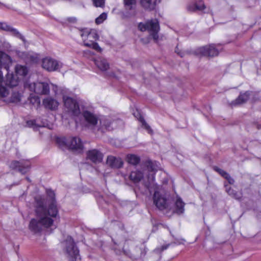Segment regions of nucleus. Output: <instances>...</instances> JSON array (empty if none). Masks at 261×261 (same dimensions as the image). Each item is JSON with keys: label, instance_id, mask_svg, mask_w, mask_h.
Here are the masks:
<instances>
[{"label": "nucleus", "instance_id": "obj_1", "mask_svg": "<svg viewBox=\"0 0 261 261\" xmlns=\"http://www.w3.org/2000/svg\"><path fill=\"white\" fill-rule=\"evenodd\" d=\"M47 194L50 198V202L41 197L35 198L36 218H32L29 224V230L34 233L51 228L54 226V219L58 216V210L54 200L55 193L52 191H48Z\"/></svg>", "mask_w": 261, "mask_h": 261}, {"label": "nucleus", "instance_id": "obj_2", "mask_svg": "<svg viewBox=\"0 0 261 261\" xmlns=\"http://www.w3.org/2000/svg\"><path fill=\"white\" fill-rule=\"evenodd\" d=\"M18 78L8 72L6 81L4 80L3 72L0 70V97L7 102L17 103L20 101L21 95L18 91H14L5 86L15 87L18 84Z\"/></svg>", "mask_w": 261, "mask_h": 261}, {"label": "nucleus", "instance_id": "obj_3", "mask_svg": "<svg viewBox=\"0 0 261 261\" xmlns=\"http://www.w3.org/2000/svg\"><path fill=\"white\" fill-rule=\"evenodd\" d=\"M83 115L89 126L92 128L101 129L102 132L104 129L111 130L112 128L111 122L107 118L102 117L98 120L95 115L88 111H85Z\"/></svg>", "mask_w": 261, "mask_h": 261}, {"label": "nucleus", "instance_id": "obj_4", "mask_svg": "<svg viewBox=\"0 0 261 261\" xmlns=\"http://www.w3.org/2000/svg\"><path fill=\"white\" fill-rule=\"evenodd\" d=\"M81 36L85 46L92 48L97 51H101V48L97 43L94 42L98 38L97 32L95 30L85 29L82 31Z\"/></svg>", "mask_w": 261, "mask_h": 261}, {"label": "nucleus", "instance_id": "obj_5", "mask_svg": "<svg viewBox=\"0 0 261 261\" xmlns=\"http://www.w3.org/2000/svg\"><path fill=\"white\" fill-rule=\"evenodd\" d=\"M29 88L31 91H34L35 93L40 95H48L49 94L50 89L54 92L55 95H58V87L57 86L50 84L49 85L47 83L45 82H36L30 84Z\"/></svg>", "mask_w": 261, "mask_h": 261}, {"label": "nucleus", "instance_id": "obj_6", "mask_svg": "<svg viewBox=\"0 0 261 261\" xmlns=\"http://www.w3.org/2000/svg\"><path fill=\"white\" fill-rule=\"evenodd\" d=\"M62 244L65 252L71 261H81L79 250L71 237H67Z\"/></svg>", "mask_w": 261, "mask_h": 261}, {"label": "nucleus", "instance_id": "obj_7", "mask_svg": "<svg viewBox=\"0 0 261 261\" xmlns=\"http://www.w3.org/2000/svg\"><path fill=\"white\" fill-rule=\"evenodd\" d=\"M138 28L141 31H148L150 35L154 40L157 41L159 38L158 33L160 30L159 22L157 20H151L145 23H140Z\"/></svg>", "mask_w": 261, "mask_h": 261}, {"label": "nucleus", "instance_id": "obj_8", "mask_svg": "<svg viewBox=\"0 0 261 261\" xmlns=\"http://www.w3.org/2000/svg\"><path fill=\"white\" fill-rule=\"evenodd\" d=\"M153 202L160 210L168 208L170 207V200L167 195L159 191H155L153 195Z\"/></svg>", "mask_w": 261, "mask_h": 261}, {"label": "nucleus", "instance_id": "obj_9", "mask_svg": "<svg viewBox=\"0 0 261 261\" xmlns=\"http://www.w3.org/2000/svg\"><path fill=\"white\" fill-rule=\"evenodd\" d=\"M41 67L48 72H54L60 69L62 67V64L55 59L46 57L42 59Z\"/></svg>", "mask_w": 261, "mask_h": 261}, {"label": "nucleus", "instance_id": "obj_10", "mask_svg": "<svg viewBox=\"0 0 261 261\" xmlns=\"http://www.w3.org/2000/svg\"><path fill=\"white\" fill-rule=\"evenodd\" d=\"M63 102L68 111L74 115H77L80 113V108L76 100L67 96H63Z\"/></svg>", "mask_w": 261, "mask_h": 261}, {"label": "nucleus", "instance_id": "obj_11", "mask_svg": "<svg viewBox=\"0 0 261 261\" xmlns=\"http://www.w3.org/2000/svg\"><path fill=\"white\" fill-rule=\"evenodd\" d=\"M219 45L215 44H211L200 47L199 49V52L204 56L214 57L219 54L220 48Z\"/></svg>", "mask_w": 261, "mask_h": 261}, {"label": "nucleus", "instance_id": "obj_12", "mask_svg": "<svg viewBox=\"0 0 261 261\" xmlns=\"http://www.w3.org/2000/svg\"><path fill=\"white\" fill-rule=\"evenodd\" d=\"M158 169V166L156 162L148 161L146 163L145 169L143 170V172H149L147 175V177L149 182H153L154 180V174L155 171Z\"/></svg>", "mask_w": 261, "mask_h": 261}, {"label": "nucleus", "instance_id": "obj_13", "mask_svg": "<svg viewBox=\"0 0 261 261\" xmlns=\"http://www.w3.org/2000/svg\"><path fill=\"white\" fill-rule=\"evenodd\" d=\"M62 140L63 143L66 144L71 149L82 151L83 149V144L79 138L72 137L66 142L64 138Z\"/></svg>", "mask_w": 261, "mask_h": 261}, {"label": "nucleus", "instance_id": "obj_14", "mask_svg": "<svg viewBox=\"0 0 261 261\" xmlns=\"http://www.w3.org/2000/svg\"><path fill=\"white\" fill-rule=\"evenodd\" d=\"M19 56L27 63H37L40 59L39 55L33 52L19 53Z\"/></svg>", "mask_w": 261, "mask_h": 261}, {"label": "nucleus", "instance_id": "obj_15", "mask_svg": "<svg viewBox=\"0 0 261 261\" xmlns=\"http://www.w3.org/2000/svg\"><path fill=\"white\" fill-rule=\"evenodd\" d=\"M10 167L13 169H17L21 173L24 174L29 170L30 164L28 161H14L11 163Z\"/></svg>", "mask_w": 261, "mask_h": 261}, {"label": "nucleus", "instance_id": "obj_16", "mask_svg": "<svg viewBox=\"0 0 261 261\" xmlns=\"http://www.w3.org/2000/svg\"><path fill=\"white\" fill-rule=\"evenodd\" d=\"M44 108L51 111H56L59 106V102L55 98L47 97L42 101Z\"/></svg>", "mask_w": 261, "mask_h": 261}, {"label": "nucleus", "instance_id": "obj_17", "mask_svg": "<svg viewBox=\"0 0 261 261\" xmlns=\"http://www.w3.org/2000/svg\"><path fill=\"white\" fill-rule=\"evenodd\" d=\"M87 155L88 159L95 163H100L103 159V154L96 149L89 150Z\"/></svg>", "mask_w": 261, "mask_h": 261}, {"label": "nucleus", "instance_id": "obj_18", "mask_svg": "<svg viewBox=\"0 0 261 261\" xmlns=\"http://www.w3.org/2000/svg\"><path fill=\"white\" fill-rule=\"evenodd\" d=\"M1 29L5 31L10 32L13 36L19 38L24 42L25 40L23 36L15 29L10 25H8L6 23H2Z\"/></svg>", "mask_w": 261, "mask_h": 261}, {"label": "nucleus", "instance_id": "obj_19", "mask_svg": "<svg viewBox=\"0 0 261 261\" xmlns=\"http://www.w3.org/2000/svg\"><path fill=\"white\" fill-rule=\"evenodd\" d=\"M11 63L12 60L11 57L0 50V67H4L8 71L9 65L11 64Z\"/></svg>", "mask_w": 261, "mask_h": 261}, {"label": "nucleus", "instance_id": "obj_20", "mask_svg": "<svg viewBox=\"0 0 261 261\" xmlns=\"http://www.w3.org/2000/svg\"><path fill=\"white\" fill-rule=\"evenodd\" d=\"M107 164L112 168H120L123 165V162L120 158L109 156L107 158Z\"/></svg>", "mask_w": 261, "mask_h": 261}, {"label": "nucleus", "instance_id": "obj_21", "mask_svg": "<svg viewBox=\"0 0 261 261\" xmlns=\"http://www.w3.org/2000/svg\"><path fill=\"white\" fill-rule=\"evenodd\" d=\"M205 8V6L203 2L199 1L195 3L190 4L188 6V10L191 12H194L195 11H202Z\"/></svg>", "mask_w": 261, "mask_h": 261}, {"label": "nucleus", "instance_id": "obj_22", "mask_svg": "<svg viewBox=\"0 0 261 261\" xmlns=\"http://www.w3.org/2000/svg\"><path fill=\"white\" fill-rule=\"evenodd\" d=\"M94 61L96 66L101 71H106L109 68V64L106 59L98 58Z\"/></svg>", "mask_w": 261, "mask_h": 261}, {"label": "nucleus", "instance_id": "obj_23", "mask_svg": "<svg viewBox=\"0 0 261 261\" xmlns=\"http://www.w3.org/2000/svg\"><path fill=\"white\" fill-rule=\"evenodd\" d=\"M185 203L179 197H176L175 202V212L177 214L180 215L183 214L185 211Z\"/></svg>", "mask_w": 261, "mask_h": 261}, {"label": "nucleus", "instance_id": "obj_24", "mask_svg": "<svg viewBox=\"0 0 261 261\" xmlns=\"http://www.w3.org/2000/svg\"><path fill=\"white\" fill-rule=\"evenodd\" d=\"M161 0H141L142 6L146 9L151 10L154 8L158 2Z\"/></svg>", "mask_w": 261, "mask_h": 261}, {"label": "nucleus", "instance_id": "obj_25", "mask_svg": "<svg viewBox=\"0 0 261 261\" xmlns=\"http://www.w3.org/2000/svg\"><path fill=\"white\" fill-rule=\"evenodd\" d=\"M143 174L144 173L139 170L133 171L130 174L129 178L134 182H138L143 178Z\"/></svg>", "mask_w": 261, "mask_h": 261}, {"label": "nucleus", "instance_id": "obj_26", "mask_svg": "<svg viewBox=\"0 0 261 261\" xmlns=\"http://www.w3.org/2000/svg\"><path fill=\"white\" fill-rule=\"evenodd\" d=\"M15 72L18 75L24 76L28 73V70L25 66L17 65L15 67Z\"/></svg>", "mask_w": 261, "mask_h": 261}, {"label": "nucleus", "instance_id": "obj_27", "mask_svg": "<svg viewBox=\"0 0 261 261\" xmlns=\"http://www.w3.org/2000/svg\"><path fill=\"white\" fill-rule=\"evenodd\" d=\"M249 97V93L246 92L244 94H240L239 97L236 100L235 104H242L246 102Z\"/></svg>", "mask_w": 261, "mask_h": 261}, {"label": "nucleus", "instance_id": "obj_28", "mask_svg": "<svg viewBox=\"0 0 261 261\" xmlns=\"http://www.w3.org/2000/svg\"><path fill=\"white\" fill-rule=\"evenodd\" d=\"M127 160L129 164L136 165L139 163L140 159L138 156L136 155L128 154L127 155Z\"/></svg>", "mask_w": 261, "mask_h": 261}, {"label": "nucleus", "instance_id": "obj_29", "mask_svg": "<svg viewBox=\"0 0 261 261\" xmlns=\"http://www.w3.org/2000/svg\"><path fill=\"white\" fill-rule=\"evenodd\" d=\"M225 186L226 187V191L229 195L231 196L232 197L237 199H240L241 198V195L240 194H239L237 192H235L230 187L227 188L226 185H225Z\"/></svg>", "mask_w": 261, "mask_h": 261}, {"label": "nucleus", "instance_id": "obj_30", "mask_svg": "<svg viewBox=\"0 0 261 261\" xmlns=\"http://www.w3.org/2000/svg\"><path fill=\"white\" fill-rule=\"evenodd\" d=\"M124 4L126 9L131 10L136 5V0H124Z\"/></svg>", "mask_w": 261, "mask_h": 261}, {"label": "nucleus", "instance_id": "obj_31", "mask_svg": "<svg viewBox=\"0 0 261 261\" xmlns=\"http://www.w3.org/2000/svg\"><path fill=\"white\" fill-rule=\"evenodd\" d=\"M107 15L106 13H102L100 14L96 19L95 22L96 24L101 23L105 19H106Z\"/></svg>", "mask_w": 261, "mask_h": 261}, {"label": "nucleus", "instance_id": "obj_32", "mask_svg": "<svg viewBox=\"0 0 261 261\" xmlns=\"http://www.w3.org/2000/svg\"><path fill=\"white\" fill-rule=\"evenodd\" d=\"M139 120L142 123V125L144 127V128L148 132V133H151L152 130L150 127L147 124L144 118L140 116L139 118Z\"/></svg>", "mask_w": 261, "mask_h": 261}, {"label": "nucleus", "instance_id": "obj_33", "mask_svg": "<svg viewBox=\"0 0 261 261\" xmlns=\"http://www.w3.org/2000/svg\"><path fill=\"white\" fill-rule=\"evenodd\" d=\"M214 169L216 171L218 172L224 178H225V176L227 175V174H228L226 172H225V171L219 168L218 167H215Z\"/></svg>", "mask_w": 261, "mask_h": 261}, {"label": "nucleus", "instance_id": "obj_34", "mask_svg": "<svg viewBox=\"0 0 261 261\" xmlns=\"http://www.w3.org/2000/svg\"><path fill=\"white\" fill-rule=\"evenodd\" d=\"M93 2L96 7H102L105 4L104 0H93Z\"/></svg>", "mask_w": 261, "mask_h": 261}, {"label": "nucleus", "instance_id": "obj_35", "mask_svg": "<svg viewBox=\"0 0 261 261\" xmlns=\"http://www.w3.org/2000/svg\"><path fill=\"white\" fill-rule=\"evenodd\" d=\"M225 178L228 181L229 184L232 185L234 182V179L229 175L228 173L225 176Z\"/></svg>", "mask_w": 261, "mask_h": 261}, {"label": "nucleus", "instance_id": "obj_36", "mask_svg": "<svg viewBox=\"0 0 261 261\" xmlns=\"http://www.w3.org/2000/svg\"><path fill=\"white\" fill-rule=\"evenodd\" d=\"M170 246V244H166V245H164L163 246H162V247L161 248H157L155 249V251H163L166 249H167L169 246Z\"/></svg>", "mask_w": 261, "mask_h": 261}, {"label": "nucleus", "instance_id": "obj_37", "mask_svg": "<svg viewBox=\"0 0 261 261\" xmlns=\"http://www.w3.org/2000/svg\"><path fill=\"white\" fill-rule=\"evenodd\" d=\"M146 186L148 188H149L150 186H149V185H148V184H146Z\"/></svg>", "mask_w": 261, "mask_h": 261}]
</instances>
